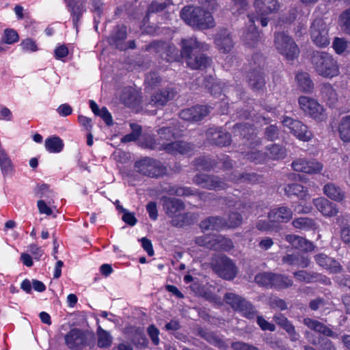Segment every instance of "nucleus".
Here are the masks:
<instances>
[{"label":"nucleus","mask_w":350,"mask_h":350,"mask_svg":"<svg viewBox=\"0 0 350 350\" xmlns=\"http://www.w3.org/2000/svg\"><path fill=\"white\" fill-rule=\"evenodd\" d=\"M224 300L234 311L239 312L243 317L248 319H253L258 314L255 306L239 295L226 293L224 296Z\"/></svg>","instance_id":"4"},{"label":"nucleus","mask_w":350,"mask_h":350,"mask_svg":"<svg viewBox=\"0 0 350 350\" xmlns=\"http://www.w3.org/2000/svg\"><path fill=\"white\" fill-rule=\"evenodd\" d=\"M20 46L25 52L33 53L39 50L36 41L31 38L22 40Z\"/></svg>","instance_id":"59"},{"label":"nucleus","mask_w":350,"mask_h":350,"mask_svg":"<svg viewBox=\"0 0 350 350\" xmlns=\"http://www.w3.org/2000/svg\"><path fill=\"white\" fill-rule=\"evenodd\" d=\"M90 1L92 6L91 12L96 13V16L98 18V20L96 16L94 18V27L97 29L100 23V18L103 14L105 3L103 0H90Z\"/></svg>","instance_id":"51"},{"label":"nucleus","mask_w":350,"mask_h":350,"mask_svg":"<svg viewBox=\"0 0 350 350\" xmlns=\"http://www.w3.org/2000/svg\"><path fill=\"white\" fill-rule=\"evenodd\" d=\"M159 149L173 155H177L178 154H185L190 152L191 146L189 143L183 141L171 142L162 144V148Z\"/></svg>","instance_id":"26"},{"label":"nucleus","mask_w":350,"mask_h":350,"mask_svg":"<svg viewBox=\"0 0 350 350\" xmlns=\"http://www.w3.org/2000/svg\"><path fill=\"white\" fill-rule=\"evenodd\" d=\"M342 27L346 33L350 34V9L344 11L340 15Z\"/></svg>","instance_id":"64"},{"label":"nucleus","mask_w":350,"mask_h":350,"mask_svg":"<svg viewBox=\"0 0 350 350\" xmlns=\"http://www.w3.org/2000/svg\"><path fill=\"white\" fill-rule=\"evenodd\" d=\"M298 104L304 115L308 116L317 122L326 120L327 114L324 107L314 98L301 96L298 98Z\"/></svg>","instance_id":"5"},{"label":"nucleus","mask_w":350,"mask_h":350,"mask_svg":"<svg viewBox=\"0 0 350 350\" xmlns=\"http://www.w3.org/2000/svg\"><path fill=\"white\" fill-rule=\"evenodd\" d=\"M257 180V176L254 173L238 174L236 172H232L228 178V180L234 183H254Z\"/></svg>","instance_id":"47"},{"label":"nucleus","mask_w":350,"mask_h":350,"mask_svg":"<svg viewBox=\"0 0 350 350\" xmlns=\"http://www.w3.org/2000/svg\"><path fill=\"white\" fill-rule=\"evenodd\" d=\"M121 100L125 105H133L136 103L137 96L134 92H123L121 95Z\"/></svg>","instance_id":"63"},{"label":"nucleus","mask_w":350,"mask_h":350,"mask_svg":"<svg viewBox=\"0 0 350 350\" xmlns=\"http://www.w3.org/2000/svg\"><path fill=\"white\" fill-rule=\"evenodd\" d=\"M274 45L278 51L288 59H294L299 53L297 44L291 36L284 32L275 33Z\"/></svg>","instance_id":"6"},{"label":"nucleus","mask_w":350,"mask_h":350,"mask_svg":"<svg viewBox=\"0 0 350 350\" xmlns=\"http://www.w3.org/2000/svg\"><path fill=\"white\" fill-rule=\"evenodd\" d=\"M293 226L298 229L309 230L315 228V221L309 217H299L293 221Z\"/></svg>","instance_id":"49"},{"label":"nucleus","mask_w":350,"mask_h":350,"mask_svg":"<svg viewBox=\"0 0 350 350\" xmlns=\"http://www.w3.org/2000/svg\"><path fill=\"white\" fill-rule=\"evenodd\" d=\"M198 186L208 189L221 190L227 187V184L220 178L208 174H198Z\"/></svg>","instance_id":"19"},{"label":"nucleus","mask_w":350,"mask_h":350,"mask_svg":"<svg viewBox=\"0 0 350 350\" xmlns=\"http://www.w3.org/2000/svg\"><path fill=\"white\" fill-rule=\"evenodd\" d=\"M180 118L185 121H197V109L195 107L187 108L181 110L179 114Z\"/></svg>","instance_id":"60"},{"label":"nucleus","mask_w":350,"mask_h":350,"mask_svg":"<svg viewBox=\"0 0 350 350\" xmlns=\"http://www.w3.org/2000/svg\"><path fill=\"white\" fill-rule=\"evenodd\" d=\"M215 287L209 286L208 287H203L200 288L198 287V295L204 297L206 300H208L212 303L216 304H221V299L215 293Z\"/></svg>","instance_id":"46"},{"label":"nucleus","mask_w":350,"mask_h":350,"mask_svg":"<svg viewBox=\"0 0 350 350\" xmlns=\"http://www.w3.org/2000/svg\"><path fill=\"white\" fill-rule=\"evenodd\" d=\"M273 319L278 326L286 332L289 330L293 326L292 323L282 313L275 314Z\"/></svg>","instance_id":"58"},{"label":"nucleus","mask_w":350,"mask_h":350,"mask_svg":"<svg viewBox=\"0 0 350 350\" xmlns=\"http://www.w3.org/2000/svg\"><path fill=\"white\" fill-rule=\"evenodd\" d=\"M282 262L284 264L297 266L301 268L308 267L310 263L308 256L299 252L284 256L282 258Z\"/></svg>","instance_id":"27"},{"label":"nucleus","mask_w":350,"mask_h":350,"mask_svg":"<svg viewBox=\"0 0 350 350\" xmlns=\"http://www.w3.org/2000/svg\"><path fill=\"white\" fill-rule=\"evenodd\" d=\"M338 132L343 142H350V116L342 117L338 125Z\"/></svg>","instance_id":"45"},{"label":"nucleus","mask_w":350,"mask_h":350,"mask_svg":"<svg viewBox=\"0 0 350 350\" xmlns=\"http://www.w3.org/2000/svg\"><path fill=\"white\" fill-rule=\"evenodd\" d=\"M176 94V92L173 88L167 87L160 89L152 94L150 103L155 107H162L172 100Z\"/></svg>","instance_id":"18"},{"label":"nucleus","mask_w":350,"mask_h":350,"mask_svg":"<svg viewBox=\"0 0 350 350\" xmlns=\"http://www.w3.org/2000/svg\"><path fill=\"white\" fill-rule=\"evenodd\" d=\"M313 204L317 209L325 217H333L338 213L336 204L331 202L325 198H317L313 200Z\"/></svg>","instance_id":"24"},{"label":"nucleus","mask_w":350,"mask_h":350,"mask_svg":"<svg viewBox=\"0 0 350 350\" xmlns=\"http://www.w3.org/2000/svg\"><path fill=\"white\" fill-rule=\"evenodd\" d=\"M127 38V28L124 25H118L107 38L109 46L120 51H126L125 40Z\"/></svg>","instance_id":"16"},{"label":"nucleus","mask_w":350,"mask_h":350,"mask_svg":"<svg viewBox=\"0 0 350 350\" xmlns=\"http://www.w3.org/2000/svg\"><path fill=\"white\" fill-rule=\"evenodd\" d=\"M264 57L260 53H256L252 56L251 66L254 70L249 74V84L254 90H261L265 84L261 66L264 64Z\"/></svg>","instance_id":"9"},{"label":"nucleus","mask_w":350,"mask_h":350,"mask_svg":"<svg viewBox=\"0 0 350 350\" xmlns=\"http://www.w3.org/2000/svg\"><path fill=\"white\" fill-rule=\"evenodd\" d=\"M249 5L246 0H233L232 11L234 14L240 15L246 12Z\"/></svg>","instance_id":"61"},{"label":"nucleus","mask_w":350,"mask_h":350,"mask_svg":"<svg viewBox=\"0 0 350 350\" xmlns=\"http://www.w3.org/2000/svg\"><path fill=\"white\" fill-rule=\"evenodd\" d=\"M63 1L70 13L73 28L78 31L79 27L81 24L83 14L87 11L85 1L63 0Z\"/></svg>","instance_id":"11"},{"label":"nucleus","mask_w":350,"mask_h":350,"mask_svg":"<svg viewBox=\"0 0 350 350\" xmlns=\"http://www.w3.org/2000/svg\"><path fill=\"white\" fill-rule=\"evenodd\" d=\"M161 77L156 72H150L146 74L145 77V83L147 85L146 88H150L151 89L159 86L161 83Z\"/></svg>","instance_id":"56"},{"label":"nucleus","mask_w":350,"mask_h":350,"mask_svg":"<svg viewBox=\"0 0 350 350\" xmlns=\"http://www.w3.org/2000/svg\"><path fill=\"white\" fill-rule=\"evenodd\" d=\"M273 274L272 272L260 273L255 276L254 281L261 286L272 288Z\"/></svg>","instance_id":"48"},{"label":"nucleus","mask_w":350,"mask_h":350,"mask_svg":"<svg viewBox=\"0 0 350 350\" xmlns=\"http://www.w3.org/2000/svg\"><path fill=\"white\" fill-rule=\"evenodd\" d=\"M197 48V38H184L181 40V57L185 59L187 66L191 69H197V55L193 54Z\"/></svg>","instance_id":"13"},{"label":"nucleus","mask_w":350,"mask_h":350,"mask_svg":"<svg viewBox=\"0 0 350 350\" xmlns=\"http://www.w3.org/2000/svg\"><path fill=\"white\" fill-rule=\"evenodd\" d=\"M142 50L146 52L162 53L166 52L165 59L168 62H176L178 59V51L174 46H167L165 42L162 40H153L145 45Z\"/></svg>","instance_id":"12"},{"label":"nucleus","mask_w":350,"mask_h":350,"mask_svg":"<svg viewBox=\"0 0 350 350\" xmlns=\"http://www.w3.org/2000/svg\"><path fill=\"white\" fill-rule=\"evenodd\" d=\"M210 247L215 250L229 251L234 245L231 239L221 235H215L207 242Z\"/></svg>","instance_id":"29"},{"label":"nucleus","mask_w":350,"mask_h":350,"mask_svg":"<svg viewBox=\"0 0 350 350\" xmlns=\"http://www.w3.org/2000/svg\"><path fill=\"white\" fill-rule=\"evenodd\" d=\"M285 239L293 247L304 251H312L314 247L312 242L298 235L287 234Z\"/></svg>","instance_id":"31"},{"label":"nucleus","mask_w":350,"mask_h":350,"mask_svg":"<svg viewBox=\"0 0 350 350\" xmlns=\"http://www.w3.org/2000/svg\"><path fill=\"white\" fill-rule=\"evenodd\" d=\"M148 334L154 345H158L160 342L159 329L154 325H150L147 328Z\"/></svg>","instance_id":"62"},{"label":"nucleus","mask_w":350,"mask_h":350,"mask_svg":"<svg viewBox=\"0 0 350 350\" xmlns=\"http://www.w3.org/2000/svg\"><path fill=\"white\" fill-rule=\"evenodd\" d=\"M267 157L272 160L283 159L286 157L287 152L285 148L278 144H273L267 148Z\"/></svg>","instance_id":"44"},{"label":"nucleus","mask_w":350,"mask_h":350,"mask_svg":"<svg viewBox=\"0 0 350 350\" xmlns=\"http://www.w3.org/2000/svg\"><path fill=\"white\" fill-rule=\"evenodd\" d=\"M233 131L236 135L242 136L247 141L252 140L248 145L252 146L255 144V146H256L259 143L258 138L254 134L253 126L249 123L236 124L233 127Z\"/></svg>","instance_id":"22"},{"label":"nucleus","mask_w":350,"mask_h":350,"mask_svg":"<svg viewBox=\"0 0 350 350\" xmlns=\"http://www.w3.org/2000/svg\"><path fill=\"white\" fill-rule=\"evenodd\" d=\"M294 278L299 282L310 283L317 280L318 275L315 273H310L306 271L300 270L293 273Z\"/></svg>","instance_id":"54"},{"label":"nucleus","mask_w":350,"mask_h":350,"mask_svg":"<svg viewBox=\"0 0 350 350\" xmlns=\"http://www.w3.org/2000/svg\"><path fill=\"white\" fill-rule=\"evenodd\" d=\"M215 26L214 18L209 11L198 8V29H206Z\"/></svg>","instance_id":"36"},{"label":"nucleus","mask_w":350,"mask_h":350,"mask_svg":"<svg viewBox=\"0 0 350 350\" xmlns=\"http://www.w3.org/2000/svg\"><path fill=\"white\" fill-rule=\"evenodd\" d=\"M303 323L311 330L333 338H338V334L333 332L329 327L317 320L307 317L304 319Z\"/></svg>","instance_id":"23"},{"label":"nucleus","mask_w":350,"mask_h":350,"mask_svg":"<svg viewBox=\"0 0 350 350\" xmlns=\"http://www.w3.org/2000/svg\"><path fill=\"white\" fill-rule=\"evenodd\" d=\"M243 221L242 215L237 212H231L227 220L224 219L225 226L228 228H236L240 226Z\"/></svg>","instance_id":"57"},{"label":"nucleus","mask_w":350,"mask_h":350,"mask_svg":"<svg viewBox=\"0 0 350 350\" xmlns=\"http://www.w3.org/2000/svg\"><path fill=\"white\" fill-rule=\"evenodd\" d=\"M19 35L16 30L11 28L5 29L1 36V43L14 44L19 41Z\"/></svg>","instance_id":"52"},{"label":"nucleus","mask_w":350,"mask_h":350,"mask_svg":"<svg viewBox=\"0 0 350 350\" xmlns=\"http://www.w3.org/2000/svg\"><path fill=\"white\" fill-rule=\"evenodd\" d=\"M332 47L338 55H347L350 53V42L344 38L336 37L333 40Z\"/></svg>","instance_id":"43"},{"label":"nucleus","mask_w":350,"mask_h":350,"mask_svg":"<svg viewBox=\"0 0 350 350\" xmlns=\"http://www.w3.org/2000/svg\"><path fill=\"white\" fill-rule=\"evenodd\" d=\"M311 62L315 71L321 76L332 78L339 74V67L332 55L323 51H314Z\"/></svg>","instance_id":"2"},{"label":"nucleus","mask_w":350,"mask_h":350,"mask_svg":"<svg viewBox=\"0 0 350 350\" xmlns=\"http://www.w3.org/2000/svg\"><path fill=\"white\" fill-rule=\"evenodd\" d=\"M130 127L132 130V132L124 135L121 139V142L122 143H128L131 142H135L139 137L142 132V128L140 125L131 123L130 124Z\"/></svg>","instance_id":"50"},{"label":"nucleus","mask_w":350,"mask_h":350,"mask_svg":"<svg viewBox=\"0 0 350 350\" xmlns=\"http://www.w3.org/2000/svg\"><path fill=\"white\" fill-rule=\"evenodd\" d=\"M293 284V281L291 277L286 275L274 273L272 288L277 290L286 289L291 287Z\"/></svg>","instance_id":"39"},{"label":"nucleus","mask_w":350,"mask_h":350,"mask_svg":"<svg viewBox=\"0 0 350 350\" xmlns=\"http://www.w3.org/2000/svg\"><path fill=\"white\" fill-rule=\"evenodd\" d=\"M88 336V332L72 328L65 335V343L70 349L81 350L89 345Z\"/></svg>","instance_id":"10"},{"label":"nucleus","mask_w":350,"mask_h":350,"mask_svg":"<svg viewBox=\"0 0 350 350\" xmlns=\"http://www.w3.org/2000/svg\"><path fill=\"white\" fill-rule=\"evenodd\" d=\"M291 167L295 172H303L308 174H318L321 172L323 165L315 159H306L298 158L295 159Z\"/></svg>","instance_id":"14"},{"label":"nucleus","mask_w":350,"mask_h":350,"mask_svg":"<svg viewBox=\"0 0 350 350\" xmlns=\"http://www.w3.org/2000/svg\"><path fill=\"white\" fill-rule=\"evenodd\" d=\"M180 18L188 25L197 27V10L193 5H186L180 11Z\"/></svg>","instance_id":"33"},{"label":"nucleus","mask_w":350,"mask_h":350,"mask_svg":"<svg viewBox=\"0 0 350 350\" xmlns=\"http://www.w3.org/2000/svg\"><path fill=\"white\" fill-rule=\"evenodd\" d=\"M204 85L214 96L220 95L223 91L221 85L215 81V79L211 75L204 79Z\"/></svg>","instance_id":"53"},{"label":"nucleus","mask_w":350,"mask_h":350,"mask_svg":"<svg viewBox=\"0 0 350 350\" xmlns=\"http://www.w3.org/2000/svg\"><path fill=\"white\" fill-rule=\"evenodd\" d=\"M134 167L137 173L151 178L163 177L167 172V166L161 161L149 157L136 161Z\"/></svg>","instance_id":"3"},{"label":"nucleus","mask_w":350,"mask_h":350,"mask_svg":"<svg viewBox=\"0 0 350 350\" xmlns=\"http://www.w3.org/2000/svg\"><path fill=\"white\" fill-rule=\"evenodd\" d=\"M250 24L241 36V39L245 44L253 46L258 40L260 37L259 31L255 25V19L252 14H248Z\"/></svg>","instance_id":"21"},{"label":"nucleus","mask_w":350,"mask_h":350,"mask_svg":"<svg viewBox=\"0 0 350 350\" xmlns=\"http://www.w3.org/2000/svg\"><path fill=\"white\" fill-rule=\"evenodd\" d=\"M0 169L4 177L14 172V165L5 150L0 152Z\"/></svg>","instance_id":"35"},{"label":"nucleus","mask_w":350,"mask_h":350,"mask_svg":"<svg viewBox=\"0 0 350 350\" xmlns=\"http://www.w3.org/2000/svg\"><path fill=\"white\" fill-rule=\"evenodd\" d=\"M225 226L224 219L220 217H209L201 221L200 228L204 230H219Z\"/></svg>","instance_id":"34"},{"label":"nucleus","mask_w":350,"mask_h":350,"mask_svg":"<svg viewBox=\"0 0 350 350\" xmlns=\"http://www.w3.org/2000/svg\"><path fill=\"white\" fill-rule=\"evenodd\" d=\"M163 210L168 217L172 218L171 225L176 228H184L193 223L194 214L187 212L179 213L185 208L184 202L178 198L164 196L162 198Z\"/></svg>","instance_id":"1"},{"label":"nucleus","mask_w":350,"mask_h":350,"mask_svg":"<svg viewBox=\"0 0 350 350\" xmlns=\"http://www.w3.org/2000/svg\"><path fill=\"white\" fill-rule=\"evenodd\" d=\"M298 88L303 92L310 93L314 89V83L308 72H301L295 77Z\"/></svg>","instance_id":"32"},{"label":"nucleus","mask_w":350,"mask_h":350,"mask_svg":"<svg viewBox=\"0 0 350 350\" xmlns=\"http://www.w3.org/2000/svg\"><path fill=\"white\" fill-rule=\"evenodd\" d=\"M254 6L257 13L262 16L275 13L280 9L278 0H255Z\"/></svg>","instance_id":"25"},{"label":"nucleus","mask_w":350,"mask_h":350,"mask_svg":"<svg viewBox=\"0 0 350 350\" xmlns=\"http://www.w3.org/2000/svg\"><path fill=\"white\" fill-rule=\"evenodd\" d=\"M312 41L319 47H325L329 44V29L321 18L314 19L310 27Z\"/></svg>","instance_id":"8"},{"label":"nucleus","mask_w":350,"mask_h":350,"mask_svg":"<svg viewBox=\"0 0 350 350\" xmlns=\"http://www.w3.org/2000/svg\"><path fill=\"white\" fill-rule=\"evenodd\" d=\"M46 150L50 153H59L64 149V144L59 136H52L45 139Z\"/></svg>","instance_id":"37"},{"label":"nucleus","mask_w":350,"mask_h":350,"mask_svg":"<svg viewBox=\"0 0 350 350\" xmlns=\"http://www.w3.org/2000/svg\"><path fill=\"white\" fill-rule=\"evenodd\" d=\"M284 193L288 197L296 196L300 200H306L309 197L308 190L299 183H291L285 186Z\"/></svg>","instance_id":"30"},{"label":"nucleus","mask_w":350,"mask_h":350,"mask_svg":"<svg viewBox=\"0 0 350 350\" xmlns=\"http://www.w3.org/2000/svg\"><path fill=\"white\" fill-rule=\"evenodd\" d=\"M282 123L299 139L308 142L311 139L312 133L308 129L307 126L300 120H294L286 116L284 118Z\"/></svg>","instance_id":"15"},{"label":"nucleus","mask_w":350,"mask_h":350,"mask_svg":"<svg viewBox=\"0 0 350 350\" xmlns=\"http://www.w3.org/2000/svg\"><path fill=\"white\" fill-rule=\"evenodd\" d=\"M292 210L284 206L272 208L268 213V218L273 223H287L293 218Z\"/></svg>","instance_id":"20"},{"label":"nucleus","mask_w":350,"mask_h":350,"mask_svg":"<svg viewBox=\"0 0 350 350\" xmlns=\"http://www.w3.org/2000/svg\"><path fill=\"white\" fill-rule=\"evenodd\" d=\"M211 264L213 271L225 280H233L237 275V267L235 264L226 256L215 257Z\"/></svg>","instance_id":"7"},{"label":"nucleus","mask_w":350,"mask_h":350,"mask_svg":"<svg viewBox=\"0 0 350 350\" xmlns=\"http://www.w3.org/2000/svg\"><path fill=\"white\" fill-rule=\"evenodd\" d=\"M321 93L323 98L330 106L334 105L338 100V94L331 84L323 83L321 88Z\"/></svg>","instance_id":"42"},{"label":"nucleus","mask_w":350,"mask_h":350,"mask_svg":"<svg viewBox=\"0 0 350 350\" xmlns=\"http://www.w3.org/2000/svg\"><path fill=\"white\" fill-rule=\"evenodd\" d=\"M198 335L201 336L209 343L215 346H217L220 348L222 347L224 345V341L213 332H205L198 329Z\"/></svg>","instance_id":"55"},{"label":"nucleus","mask_w":350,"mask_h":350,"mask_svg":"<svg viewBox=\"0 0 350 350\" xmlns=\"http://www.w3.org/2000/svg\"><path fill=\"white\" fill-rule=\"evenodd\" d=\"M324 193L334 201L340 202L344 199L345 193L342 189L333 183H327L323 187Z\"/></svg>","instance_id":"40"},{"label":"nucleus","mask_w":350,"mask_h":350,"mask_svg":"<svg viewBox=\"0 0 350 350\" xmlns=\"http://www.w3.org/2000/svg\"><path fill=\"white\" fill-rule=\"evenodd\" d=\"M208 134H213L214 135L211 141L217 146H226L230 143V135L228 133L211 129L208 131Z\"/></svg>","instance_id":"41"},{"label":"nucleus","mask_w":350,"mask_h":350,"mask_svg":"<svg viewBox=\"0 0 350 350\" xmlns=\"http://www.w3.org/2000/svg\"><path fill=\"white\" fill-rule=\"evenodd\" d=\"M214 42L218 50L223 53H228L234 46L231 32L225 28L217 31L214 37Z\"/></svg>","instance_id":"17"},{"label":"nucleus","mask_w":350,"mask_h":350,"mask_svg":"<svg viewBox=\"0 0 350 350\" xmlns=\"http://www.w3.org/2000/svg\"><path fill=\"white\" fill-rule=\"evenodd\" d=\"M97 346L101 349H107L111 346L113 338L110 333L103 329L100 325L96 329Z\"/></svg>","instance_id":"38"},{"label":"nucleus","mask_w":350,"mask_h":350,"mask_svg":"<svg viewBox=\"0 0 350 350\" xmlns=\"http://www.w3.org/2000/svg\"><path fill=\"white\" fill-rule=\"evenodd\" d=\"M314 259L319 266L329 271L331 273H338L342 269L338 261L325 254L320 253L315 255Z\"/></svg>","instance_id":"28"}]
</instances>
